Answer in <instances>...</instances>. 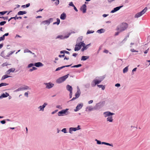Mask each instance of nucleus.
Instances as JSON below:
<instances>
[{"mask_svg":"<svg viewBox=\"0 0 150 150\" xmlns=\"http://www.w3.org/2000/svg\"><path fill=\"white\" fill-rule=\"evenodd\" d=\"M128 27V25L126 23H122L120 26H118L117 28V30L122 32L125 30Z\"/></svg>","mask_w":150,"mask_h":150,"instance_id":"obj_1","label":"nucleus"},{"mask_svg":"<svg viewBox=\"0 0 150 150\" xmlns=\"http://www.w3.org/2000/svg\"><path fill=\"white\" fill-rule=\"evenodd\" d=\"M105 101H100V102L97 103L94 106V109L95 110H98L103 106L105 104Z\"/></svg>","mask_w":150,"mask_h":150,"instance_id":"obj_2","label":"nucleus"},{"mask_svg":"<svg viewBox=\"0 0 150 150\" xmlns=\"http://www.w3.org/2000/svg\"><path fill=\"white\" fill-rule=\"evenodd\" d=\"M69 75V74H68L65 76L59 78L56 81L57 83H60L63 82L68 77Z\"/></svg>","mask_w":150,"mask_h":150,"instance_id":"obj_3","label":"nucleus"},{"mask_svg":"<svg viewBox=\"0 0 150 150\" xmlns=\"http://www.w3.org/2000/svg\"><path fill=\"white\" fill-rule=\"evenodd\" d=\"M69 75V74H68L65 76L59 78L56 81L57 83H60L63 82L68 77Z\"/></svg>","mask_w":150,"mask_h":150,"instance_id":"obj_4","label":"nucleus"},{"mask_svg":"<svg viewBox=\"0 0 150 150\" xmlns=\"http://www.w3.org/2000/svg\"><path fill=\"white\" fill-rule=\"evenodd\" d=\"M83 45H84V42L82 41L80 42L77 43L75 45V47L74 49V51H78L80 50Z\"/></svg>","mask_w":150,"mask_h":150,"instance_id":"obj_5","label":"nucleus"},{"mask_svg":"<svg viewBox=\"0 0 150 150\" xmlns=\"http://www.w3.org/2000/svg\"><path fill=\"white\" fill-rule=\"evenodd\" d=\"M69 110L68 108H66L65 109L59 111L58 113V115L59 116H63L64 114H65L66 115H67L69 114L70 112L68 111Z\"/></svg>","mask_w":150,"mask_h":150,"instance_id":"obj_6","label":"nucleus"},{"mask_svg":"<svg viewBox=\"0 0 150 150\" xmlns=\"http://www.w3.org/2000/svg\"><path fill=\"white\" fill-rule=\"evenodd\" d=\"M95 141L97 142V144H105L112 147L113 146L112 144H110L105 142H101L100 141L97 139H96Z\"/></svg>","mask_w":150,"mask_h":150,"instance_id":"obj_7","label":"nucleus"},{"mask_svg":"<svg viewBox=\"0 0 150 150\" xmlns=\"http://www.w3.org/2000/svg\"><path fill=\"white\" fill-rule=\"evenodd\" d=\"M80 126L79 125H78L77 127H71L69 128V132L71 134L72 133V131H76L77 130H79L81 129L80 128Z\"/></svg>","mask_w":150,"mask_h":150,"instance_id":"obj_8","label":"nucleus"},{"mask_svg":"<svg viewBox=\"0 0 150 150\" xmlns=\"http://www.w3.org/2000/svg\"><path fill=\"white\" fill-rule=\"evenodd\" d=\"M29 87L25 85H23L19 87V91H22L27 90H30Z\"/></svg>","mask_w":150,"mask_h":150,"instance_id":"obj_9","label":"nucleus"},{"mask_svg":"<svg viewBox=\"0 0 150 150\" xmlns=\"http://www.w3.org/2000/svg\"><path fill=\"white\" fill-rule=\"evenodd\" d=\"M83 103H81L80 104L77 105L76 108L74 110L75 112H77L81 109L83 106Z\"/></svg>","mask_w":150,"mask_h":150,"instance_id":"obj_10","label":"nucleus"},{"mask_svg":"<svg viewBox=\"0 0 150 150\" xmlns=\"http://www.w3.org/2000/svg\"><path fill=\"white\" fill-rule=\"evenodd\" d=\"M123 6H117L115 8H114V9L110 11V13H114L117 11L119 10L120 8L122 7Z\"/></svg>","mask_w":150,"mask_h":150,"instance_id":"obj_11","label":"nucleus"},{"mask_svg":"<svg viewBox=\"0 0 150 150\" xmlns=\"http://www.w3.org/2000/svg\"><path fill=\"white\" fill-rule=\"evenodd\" d=\"M103 114L104 115H105V117H106L108 116V117L112 116V115H114L115 113L111 112L109 111H107L104 112L103 113Z\"/></svg>","mask_w":150,"mask_h":150,"instance_id":"obj_12","label":"nucleus"},{"mask_svg":"<svg viewBox=\"0 0 150 150\" xmlns=\"http://www.w3.org/2000/svg\"><path fill=\"white\" fill-rule=\"evenodd\" d=\"M80 9L83 13H86V6L85 4H83L80 8Z\"/></svg>","mask_w":150,"mask_h":150,"instance_id":"obj_13","label":"nucleus"},{"mask_svg":"<svg viewBox=\"0 0 150 150\" xmlns=\"http://www.w3.org/2000/svg\"><path fill=\"white\" fill-rule=\"evenodd\" d=\"M44 84L46 86V88L48 89L52 88L54 85L53 84L50 82L49 83H44Z\"/></svg>","mask_w":150,"mask_h":150,"instance_id":"obj_14","label":"nucleus"},{"mask_svg":"<svg viewBox=\"0 0 150 150\" xmlns=\"http://www.w3.org/2000/svg\"><path fill=\"white\" fill-rule=\"evenodd\" d=\"M8 96H9V94L8 93L6 92L5 93H3L0 96V99H1L3 98L7 97Z\"/></svg>","mask_w":150,"mask_h":150,"instance_id":"obj_15","label":"nucleus"},{"mask_svg":"<svg viewBox=\"0 0 150 150\" xmlns=\"http://www.w3.org/2000/svg\"><path fill=\"white\" fill-rule=\"evenodd\" d=\"M47 105V103H45L42 105H40L38 107V109H40V111H43L44 108L45 107L46 105Z\"/></svg>","mask_w":150,"mask_h":150,"instance_id":"obj_16","label":"nucleus"},{"mask_svg":"<svg viewBox=\"0 0 150 150\" xmlns=\"http://www.w3.org/2000/svg\"><path fill=\"white\" fill-rule=\"evenodd\" d=\"M81 93V92L80 91V89H79V88H78V87L77 91L75 94V97H76V98H78L80 96Z\"/></svg>","mask_w":150,"mask_h":150,"instance_id":"obj_17","label":"nucleus"},{"mask_svg":"<svg viewBox=\"0 0 150 150\" xmlns=\"http://www.w3.org/2000/svg\"><path fill=\"white\" fill-rule=\"evenodd\" d=\"M43 66V64L41 62H35L34 63V66L36 67H42Z\"/></svg>","mask_w":150,"mask_h":150,"instance_id":"obj_18","label":"nucleus"},{"mask_svg":"<svg viewBox=\"0 0 150 150\" xmlns=\"http://www.w3.org/2000/svg\"><path fill=\"white\" fill-rule=\"evenodd\" d=\"M15 70L14 68H12L8 69L6 72V74H9L11 72H13Z\"/></svg>","mask_w":150,"mask_h":150,"instance_id":"obj_19","label":"nucleus"},{"mask_svg":"<svg viewBox=\"0 0 150 150\" xmlns=\"http://www.w3.org/2000/svg\"><path fill=\"white\" fill-rule=\"evenodd\" d=\"M66 14L64 12L61 15L60 18L62 20H64L66 18Z\"/></svg>","mask_w":150,"mask_h":150,"instance_id":"obj_20","label":"nucleus"},{"mask_svg":"<svg viewBox=\"0 0 150 150\" xmlns=\"http://www.w3.org/2000/svg\"><path fill=\"white\" fill-rule=\"evenodd\" d=\"M8 74H6L4 76H3L2 77L1 80H4L7 78H8V77H12V76H9L7 75Z\"/></svg>","mask_w":150,"mask_h":150,"instance_id":"obj_21","label":"nucleus"},{"mask_svg":"<svg viewBox=\"0 0 150 150\" xmlns=\"http://www.w3.org/2000/svg\"><path fill=\"white\" fill-rule=\"evenodd\" d=\"M89 56H82L81 57V61H85L87 59H89Z\"/></svg>","mask_w":150,"mask_h":150,"instance_id":"obj_22","label":"nucleus"},{"mask_svg":"<svg viewBox=\"0 0 150 150\" xmlns=\"http://www.w3.org/2000/svg\"><path fill=\"white\" fill-rule=\"evenodd\" d=\"M67 90L69 92L72 91V86L69 85H67L66 86Z\"/></svg>","mask_w":150,"mask_h":150,"instance_id":"obj_23","label":"nucleus"},{"mask_svg":"<svg viewBox=\"0 0 150 150\" xmlns=\"http://www.w3.org/2000/svg\"><path fill=\"white\" fill-rule=\"evenodd\" d=\"M40 24H41V25L42 24H43L44 25L47 24L48 25L50 24V22L49 21H48V20H45V21H42L40 23Z\"/></svg>","mask_w":150,"mask_h":150,"instance_id":"obj_24","label":"nucleus"},{"mask_svg":"<svg viewBox=\"0 0 150 150\" xmlns=\"http://www.w3.org/2000/svg\"><path fill=\"white\" fill-rule=\"evenodd\" d=\"M105 31V29H103V28H101V29L98 30L97 31V32L100 33L101 34L102 33H104Z\"/></svg>","mask_w":150,"mask_h":150,"instance_id":"obj_25","label":"nucleus"},{"mask_svg":"<svg viewBox=\"0 0 150 150\" xmlns=\"http://www.w3.org/2000/svg\"><path fill=\"white\" fill-rule=\"evenodd\" d=\"M60 23V20L59 18H57V22H54L53 23V25L57 24V25H58Z\"/></svg>","mask_w":150,"mask_h":150,"instance_id":"obj_26","label":"nucleus"},{"mask_svg":"<svg viewBox=\"0 0 150 150\" xmlns=\"http://www.w3.org/2000/svg\"><path fill=\"white\" fill-rule=\"evenodd\" d=\"M14 19L15 20H16V19H19V17H17V15L14 17H11L10 18L8 19V21L9 22L10 20L12 19Z\"/></svg>","mask_w":150,"mask_h":150,"instance_id":"obj_27","label":"nucleus"},{"mask_svg":"<svg viewBox=\"0 0 150 150\" xmlns=\"http://www.w3.org/2000/svg\"><path fill=\"white\" fill-rule=\"evenodd\" d=\"M142 15L140 12L137 13L134 16V17L135 18H138Z\"/></svg>","mask_w":150,"mask_h":150,"instance_id":"obj_28","label":"nucleus"},{"mask_svg":"<svg viewBox=\"0 0 150 150\" xmlns=\"http://www.w3.org/2000/svg\"><path fill=\"white\" fill-rule=\"evenodd\" d=\"M107 121H108L109 122H112L113 120L112 119V116L108 117L107 119Z\"/></svg>","mask_w":150,"mask_h":150,"instance_id":"obj_29","label":"nucleus"},{"mask_svg":"<svg viewBox=\"0 0 150 150\" xmlns=\"http://www.w3.org/2000/svg\"><path fill=\"white\" fill-rule=\"evenodd\" d=\"M94 81L96 83V84L97 85L101 82L100 79H95L94 80Z\"/></svg>","mask_w":150,"mask_h":150,"instance_id":"obj_30","label":"nucleus"},{"mask_svg":"<svg viewBox=\"0 0 150 150\" xmlns=\"http://www.w3.org/2000/svg\"><path fill=\"white\" fill-rule=\"evenodd\" d=\"M147 10V7H146L144 9H143L140 12L142 15H143L145 13Z\"/></svg>","mask_w":150,"mask_h":150,"instance_id":"obj_31","label":"nucleus"},{"mask_svg":"<svg viewBox=\"0 0 150 150\" xmlns=\"http://www.w3.org/2000/svg\"><path fill=\"white\" fill-rule=\"evenodd\" d=\"M8 12V11H3L0 12V16H3Z\"/></svg>","mask_w":150,"mask_h":150,"instance_id":"obj_32","label":"nucleus"},{"mask_svg":"<svg viewBox=\"0 0 150 150\" xmlns=\"http://www.w3.org/2000/svg\"><path fill=\"white\" fill-rule=\"evenodd\" d=\"M4 50L2 51L0 54V56L3 57L4 59H8L6 57V56L4 55Z\"/></svg>","mask_w":150,"mask_h":150,"instance_id":"obj_33","label":"nucleus"},{"mask_svg":"<svg viewBox=\"0 0 150 150\" xmlns=\"http://www.w3.org/2000/svg\"><path fill=\"white\" fill-rule=\"evenodd\" d=\"M30 4L29 3H28L26 5H23L21 6V7L23 8H25L29 7L30 6Z\"/></svg>","mask_w":150,"mask_h":150,"instance_id":"obj_34","label":"nucleus"},{"mask_svg":"<svg viewBox=\"0 0 150 150\" xmlns=\"http://www.w3.org/2000/svg\"><path fill=\"white\" fill-rule=\"evenodd\" d=\"M97 86L99 88H101L102 90H104L105 89V86L103 85H98Z\"/></svg>","mask_w":150,"mask_h":150,"instance_id":"obj_35","label":"nucleus"},{"mask_svg":"<svg viewBox=\"0 0 150 150\" xmlns=\"http://www.w3.org/2000/svg\"><path fill=\"white\" fill-rule=\"evenodd\" d=\"M8 83H0V87L4 86H6L8 85Z\"/></svg>","mask_w":150,"mask_h":150,"instance_id":"obj_36","label":"nucleus"},{"mask_svg":"<svg viewBox=\"0 0 150 150\" xmlns=\"http://www.w3.org/2000/svg\"><path fill=\"white\" fill-rule=\"evenodd\" d=\"M27 13V12L25 11H19V15H23Z\"/></svg>","mask_w":150,"mask_h":150,"instance_id":"obj_37","label":"nucleus"},{"mask_svg":"<svg viewBox=\"0 0 150 150\" xmlns=\"http://www.w3.org/2000/svg\"><path fill=\"white\" fill-rule=\"evenodd\" d=\"M82 66V64H79L77 65H74L73 66L71 67V68H74L76 67L78 68L79 67H81Z\"/></svg>","mask_w":150,"mask_h":150,"instance_id":"obj_38","label":"nucleus"},{"mask_svg":"<svg viewBox=\"0 0 150 150\" xmlns=\"http://www.w3.org/2000/svg\"><path fill=\"white\" fill-rule=\"evenodd\" d=\"M128 69V67L127 66L125 67L123 69V72L124 73H125L127 72Z\"/></svg>","mask_w":150,"mask_h":150,"instance_id":"obj_39","label":"nucleus"},{"mask_svg":"<svg viewBox=\"0 0 150 150\" xmlns=\"http://www.w3.org/2000/svg\"><path fill=\"white\" fill-rule=\"evenodd\" d=\"M84 45H83V46L84 47H85V48H86L85 49L86 50L88 47L89 46L91 45V43H89L88 44L86 45L84 43Z\"/></svg>","mask_w":150,"mask_h":150,"instance_id":"obj_40","label":"nucleus"},{"mask_svg":"<svg viewBox=\"0 0 150 150\" xmlns=\"http://www.w3.org/2000/svg\"><path fill=\"white\" fill-rule=\"evenodd\" d=\"M56 39L58 38L60 39H63L64 36L62 35H59L57 36V37L56 38Z\"/></svg>","mask_w":150,"mask_h":150,"instance_id":"obj_41","label":"nucleus"},{"mask_svg":"<svg viewBox=\"0 0 150 150\" xmlns=\"http://www.w3.org/2000/svg\"><path fill=\"white\" fill-rule=\"evenodd\" d=\"M6 23V21H1L0 22V26H2L4 25Z\"/></svg>","mask_w":150,"mask_h":150,"instance_id":"obj_42","label":"nucleus"},{"mask_svg":"<svg viewBox=\"0 0 150 150\" xmlns=\"http://www.w3.org/2000/svg\"><path fill=\"white\" fill-rule=\"evenodd\" d=\"M37 69V68L35 67H33L32 68V69H30L29 70V71L30 72H31L34 70H35Z\"/></svg>","mask_w":150,"mask_h":150,"instance_id":"obj_43","label":"nucleus"},{"mask_svg":"<svg viewBox=\"0 0 150 150\" xmlns=\"http://www.w3.org/2000/svg\"><path fill=\"white\" fill-rule=\"evenodd\" d=\"M87 109H88V110L90 111L93 110L94 109V107L93 108H92V107L90 106L88 107H87L86 108Z\"/></svg>","mask_w":150,"mask_h":150,"instance_id":"obj_44","label":"nucleus"},{"mask_svg":"<svg viewBox=\"0 0 150 150\" xmlns=\"http://www.w3.org/2000/svg\"><path fill=\"white\" fill-rule=\"evenodd\" d=\"M94 32V31L90 30H88L87 31V32L86 33V34L87 35V34H90L91 33H93Z\"/></svg>","mask_w":150,"mask_h":150,"instance_id":"obj_45","label":"nucleus"},{"mask_svg":"<svg viewBox=\"0 0 150 150\" xmlns=\"http://www.w3.org/2000/svg\"><path fill=\"white\" fill-rule=\"evenodd\" d=\"M33 66H34V64L31 63L29 64L27 67L28 68H29L32 67Z\"/></svg>","mask_w":150,"mask_h":150,"instance_id":"obj_46","label":"nucleus"},{"mask_svg":"<svg viewBox=\"0 0 150 150\" xmlns=\"http://www.w3.org/2000/svg\"><path fill=\"white\" fill-rule=\"evenodd\" d=\"M71 33H68L67 35H65L64 36V39L68 38L69 37V36L71 35Z\"/></svg>","mask_w":150,"mask_h":150,"instance_id":"obj_47","label":"nucleus"},{"mask_svg":"<svg viewBox=\"0 0 150 150\" xmlns=\"http://www.w3.org/2000/svg\"><path fill=\"white\" fill-rule=\"evenodd\" d=\"M83 39V37L82 36H80L77 39V41H80L81 42L82 41Z\"/></svg>","mask_w":150,"mask_h":150,"instance_id":"obj_48","label":"nucleus"},{"mask_svg":"<svg viewBox=\"0 0 150 150\" xmlns=\"http://www.w3.org/2000/svg\"><path fill=\"white\" fill-rule=\"evenodd\" d=\"M96 84V83L94 82V80L92 81L91 83V86L92 87L95 86Z\"/></svg>","mask_w":150,"mask_h":150,"instance_id":"obj_49","label":"nucleus"},{"mask_svg":"<svg viewBox=\"0 0 150 150\" xmlns=\"http://www.w3.org/2000/svg\"><path fill=\"white\" fill-rule=\"evenodd\" d=\"M52 1H56V0H52ZM56 1L55 2V4L57 6L58 4H59V0H56Z\"/></svg>","mask_w":150,"mask_h":150,"instance_id":"obj_50","label":"nucleus"},{"mask_svg":"<svg viewBox=\"0 0 150 150\" xmlns=\"http://www.w3.org/2000/svg\"><path fill=\"white\" fill-rule=\"evenodd\" d=\"M0 18L3 19L4 20H7L8 19V16L4 17L3 16H0Z\"/></svg>","mask_w":150,"mask_h":150,"instance_id":"obj_51","label":"nucleus"},{"mask_svg":"<svg viewBox=\"0 0 150 150\" xmlns=\"http://www.w3.org/2000/svg\"><path fill=\"white\" fill-rule=\"evenodd\" d=\"M5 39V37L3 35L2 36L0 37V42L1 41L4 40Z\"/></svg>","mask_w":150,"mask_h":150,"instance_id":"obj_52","label":"nucleus"},{"mask_svg":"<svg viewBox=\"0 0 150 150\" xmlns=\"http://www.w3.org/2000/svg\"><path fill=\"white\" fill-rule=\"evenodd\" d=\"M0 122L1 124L3 125V124H5L6 123V120L4 119L2 120Z\"/></svg>","mask_w":150,"mask_h":150,"instance_id":"obj_53","label":"nucleus"},{"mask_svg":"<svg viewBox=\"0 0 150 150\" xmlns=\"http://www.w3.org/2000/svg\"><path fill=\"white\" fill-rule=\"evenodd\" d=\"M84 86L85 88H89L90 86V84L89 83H87L84 85Z\"/></svg>","mask_w":150,"mask_h":150,"instance_id":"obj_54","label":"nucleus"},{"mask_svg":"<svg viewBox=\"0 0 150 150\" xmlns=\"http://www.w3.org/2000/svg\"><path fill=\"white\" fill-rule=\"evenodd\" d=\"M61 131L63 132L64 133H66L67 132V129L66 128L63 129Z\"/></svg>","mask_w":150,"mask_h":150,"instance_id":"obj_55","label":"nucleus"},{"mask_svg":"<svg viewBox=\"0 0 150 150\" xmlns=\"http://www.w3.org/2000/svg\"><path fill=\"white\" fill-rule=\"evenodd\" d=\"M105 78V76H103L101 77H100L99 78L100 80L101 81V82Z\"/></svg>","mask_w":150,"mask_h":150,"instance_id":"obj_56","label":"nucleus"},{"mask_svg":"<svg viewBox=\"0 0 150 150\" xmlns=\"http://www.w3.org/2000/svg\"><path fill=\"white\" fill-rule=\"evenodd\" d=\"M30 51V50H29L27 48L24 50V52L25 53H27V52L29 53V52H29Z\"/></svg>","mask_w":150,"mask_h":150,"instance_id":"obj_57","label":"nucleus"},{"mask_svg":"<svg viewBox=\"0 0 150 150\" xmlns=\"http://www.w3.org/2000/svg\"><path fill=\"white\" fill-rule=\"evenodd\" d=\"M69 5L70 6H71L72 7H74V6L73 2H69Z\"/></svg>","mask_w":150,"mask_h":150,"instance_id":"obj_58","label":"nucleus"},{"mask_svg":"<svg viewBox=\"0 0 150 150\" xmlns=\"http://www.w3.org/2000/svg\"><path fill=\"white\" fill-rule=\"evenodd\" d=\"M130 51L132 52H138V51L135 50L134 49H131L130 50Z\"/></svg>","mask_w":150,"mask_h":150,"instance_id":"obj_59","label":"nucleus"},{"mask_svg":"<svg viewBox=\"0 0 150 150\" xmlns=\"http://www.w3.org/2000/svg\"><path fill=\"white\" fill-rule=\"evenodd\" d=\"M8 65V63H7L6 62V63H3L2 64V67H5L6 66H7V65Z\"/></svg>","mask_w":150,"mask_h":150,"instance_id":"obj_60","label":"nucleus"},{"mask_svg":"<svg viewBox=\"0 0 150 150\" xmlns=\"http://www.w3.org/2000/svg\"><path fill=\"white\" fill-rule=\"evenodd\" d=\"M48 20L49 21L50 23L52 22L53 21V18H50L49 19H48Z\"/></svg>","mask_w":150,"mask_h":150,"instance_id":"obj_61","label":"nucleus"},{"mask_svg":"<svg viewBox=\"0 0 150 150\" xmlns=\"http://www.w3.org/2000/svg\"><path fill=\"white\" fill-rule=\"evenodd\" d=\"M28 91L27 92H25L24 93V96L26 97H28Z\"/></svg>","mask_w":150,"mask_h":150,"instance_id":"obj_62","label":"nucleus"},{"mask_svg":"<svg viewBox=\"0 0 150 150\" xmlns=\"http://www.w3.org/2000/svg\"><path fill=\"white\" fill-rule=\"evenodd\" d=\"M62 68L61 67H58L57 68L56 70H55V71H59L60 70H61V69H62Z\"/></svg>","mask_w":150,"mask_h":150,"instance_id":"obj_63","label":"nucleus"},{"mask_svg":"<svg viewBox=\"0 0 150 150\" xmlns=\"http://www.w3.org/2000/svg\"><path fill=\"white\" fill-rule=\"evenodd\" d=\"M115 86L116 87H119L120 86V84L119 83H117L115 84Z\"/></svg>","mask_w":150,"mask_h":150,"instance_id":"obj_64","label":"nucleus"}]
</instances>
